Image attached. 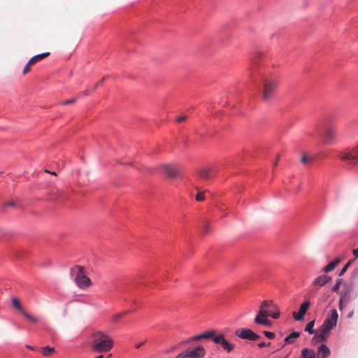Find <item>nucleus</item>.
<instances>
[{
	"label": "nucleus",
	"instance_id": "obj_18",
	"mask_svg": "<svg viewBox=\"0 0 358 358\" xmlns=\"http://www.w3.org/2000/svg\"><path fill=\"white\" fill-rule=\"evenodd\" d=\"M340 262H341V259L338 257H336L333 261L330 262L327 266H325L323 268V271L325 273L331 271L340 263Z\"/></svg>",
	"mask_w": 358,
	"mask_h": 358
},
{
	"label": "nucleus",
	"instance_id": "obj_32",
	"mask_svg": "<svg viewBox=\"0 0 358 358\" xmlns=\"http://www.w3.org/2000/svg\"><path fill=\"white\" fill-rule=\"evenodd\" d=\"M196 199L198 201H201L204 200V196L203 192H198V193L196 195Z\"/></svg>",
	"mask_w": 358,
	"mask_h": 358
},
{
	"label": "nucleus",
	"instance_id": "obj_28",
	"mask_svg": "<svg viewBox=\"0 0 358 358\" xmlns=\"http://www.w3.org/2000/svg\"><path fill=\"white\" fill-rule=\"evenodd\" d=\"M127 314V313H117L114 315H113L112 318H111V320L114 323H117L119 320L124 315H125Z\"/></svg>",
	"mask_w": 358,
	"mask_h": 358
},
{
	"label": "nucleus",
	"instance_id": "obj_3",
	"mask_svg": "<svg viewBox=\"0 0 358 358\" xmlns=\"http://www.w3.org/2000/svg\"><path fill=\"white\" fill-rule=\"evenodd\" d=\"M85 268L81 266H76L71 269V275L74 277L76 285L81 289H86L91 285V280L84 275Z\"/></svg>",
	"mask_w": 358,
	"mask_h": 358
},
{
	"label": "nucleus",
	"instance_id": "obj_45",
	"mask_svg": "<svg viewBox=\"0 0 358 358\" xmlns=\"http://www.w3.org/2000/svg\"><path fill=\"white\" fill-rule=\"evenodd\" d=\"M352 264V261L350 260L347 262V264L344 266H347V268L350 266V265Z\"/></svg>",
	"mask_w": 358,
	"mask_h": 358
},
{
	"label": "nucleus",
	"instance_id": "obj_13",
	"mask_svg": "<svg viewBox=\"0 0 358 358\" xmlns=\"http://www.w3.org/2000/svg\"><path fill=\"white\" fill-rule=\"evenodd\" d=\"M331 329H329L327 327L321 325L320 329L315 331V334L313 338V340H317L320 342H324L327 340Z\"/></svg>",
	"mask_w": 358,
	"mask_h": 358
},
{
	"label": "nucleus",
	"instance_id": "obj_30",
	"mask_svg": "<svg viewBox=\"0 0 358 358\" xmlns=\"http://www.w3.org/2000/svg\"><path fill=\"white\" fill-rule=\"evenodd\" d=\"M341 284H342V279L341 278L337 279L336 284L331 288L332 291L333 292L338 291Z\"/></svg>",
	"mask_w": 358,
	"mask_h": 358
},
{
	"label": "nucleus",
	"instance_id": "obj_17",
	"mask_svg": "<svg viewBox=\"0 0 358 358\" xmlns=\"http://www.w3.org/2000/svg\"><path fill=\"white\" fill-rule=\"evenodd\" d=\"M331 351L329 348L325 345L322 344L317 348V356L318 357L327 358L329 357Z\"/></svg>",
	"mask_w": 358,
	"mask_h": 358
},
{
	"label": "nucleus",
	"instance_id": "obj_2",
	"mask_svg": "<svg viewBox=\"0 0 358 358\" xmlns=\"http://www.w3.org/2000/svg\"><path fill=\"white\" fill-rule=\"evenodd\" d=\"M113 339L103 331H97L94 334L92 348L96 352H106L113 347Z\"/></svg>",
	"mask_w": 358,
	"mask_h": 358
},
{
	"label": "nucleus",
	"instance_id": "obj_48",
	"mask_svg": "<svg viewBox=\"0 0 358 358\" xmlns=\"http://www.w3.org/2000/svg\"><path fill=\"white\" fill-rule=\"evenodd\" d=\"M318 358H322V357H318Z\"/></svg>",
	"mask_w": 358,
	"mask_h": 358
},
{
	"label": "nucleus",
	"instance_id": "obj_10",
	"mask_svg": "<svg viewBox=\"0 0 358 358\" xmlns=\"http://www.w3.org/2000/svg\"><path fill=\"white\" fill-rule=\"evenodd\" d=\"M338 137V132L334 127H330L326 129L324 136L323 141L324 143L330 145L334 143Z\"/></svg>",
	"mask_w": 358,
	"mask_h": 358
},
{
	"label": "nucleus",
	"instance_id": "obj_1",
	"mask_svg": "<svg viewBox=\"0 0 358 358\" xmlns=\"http://www.w3.org/2000/svg\"><path fill=\"white\" fill-rule=\"evenodd\" d=\"M262 53L257 52L251 58V66L250 72L252 78L257 81L259 78L263 83L262 92V100L266 102H271L274 99L278 84V78L276 74H268L262 63Z\"/></svg>",
	"mask_w": 358,
	"mask_h": 358
},
{
	"label": "nucleus",
	"instance_id": "obj_19",
	"mask_svg": "<svg viewBox=\"0 0 358 358\" xmlns=\"http://www.w3.org/2000/svg\"><path fill=\"white\" fill-rule=\"evenodd\" d=\"M301 358H316V353L312 349L304 348L301 350Z\"/></svg>",
	"mask_w": 358,
	"mask_h": 358
},
{
	"label": "nucleus",
	"instance_id": "obj_9",
	"mask_svg": "<svg viewBox=\"0 0 358 358\" xmlns=\"http://www.w3.org/2000/svg\"><path fill=\"white\" fill-rule=\"evenodd\" d=\"M12 303H13V306L17 310H19L21 313V314L29 321H30L32 323L38 322V321H39L38 318H37L36 317H35V316L31 315L30 313H29L28 312H27L24 309V308L22 306V305L18 299H17L16 298H13L12 299Z\"/></svg>",
	"mask_w": 358,
	"mask_h": 358
},
{
	"label": "nucleus",
	"instance_id": "obj_44",
	"mask_svg": "<svg viewBox=\"0 0 358 358\" xmlns=\"http://www.w3.org/2000/svg\"><path fill=\"white\" fill-rule=\"evenodd\" d=\"M25 347L29 350H34V348L30 345H26Z\"/></svg>",
	"mask_w": 358,
	"mask_h": 358
},
{
	"label": "nucleus",
	"instance_id": "obj_33",
	"mask_svg": "<svg viewBox=\"0 0 358 358\" xmlns=\"http://www.w3.org/2000/svg\"><path fill=\"white\" fill-rule=\"evenodd\" d=\"M203 233H208V231H210V226L208 224V223L207 222H205L203 223Z\"/></svg>",
	"mask_w": 358,
	"mask_h": 358
},
{
	"label": "nucleus",
	"instance_id": "obj_11",
	"mask_svg": "<svg viewBox=\"0 0 358 358\" xmlns=\"http://www.w3.org/2000/svg\"><path fill=\"white\" fill-rule=\"evenodd\" d=\"M338 315L336 309L330 310L327 318L324 320L322 325L329 328V329H333L336 326Z\"/></svg>",
	"mask_w": 358,
	"mask_h": 358
},
{
	"label": "nucleus",
	"instance_id": "obj_39",
	"mask_svg": "<svg viewBox=\"0 0 358 358\" xmlns=\"http://www.w3.org/2000/svg\"><path fill=\"white\" fill-rule=\"evenodd\" d=\"M347 271V266H343V268L340 271L338 275L341 276L343 275L345 271Z\"/></svg>",
	"mask_w": 358,
	"mask_h": 358
},
{
	"label": "nucleus",
	"instance_id": "obj_7",
	"mask_svg": "<svg viewBox=\"0 0 358 358\" xmlns=\"http://www.w3.org/2000/svg\"><path fill=\"white\" fill-rule=\"evenodd\" d=\"M340 158L347 164L354 166L358 162V147L341 153Z\"/></svg>",
	"mask_w": 358,
	"mask_h": 358
},
{
	"label": "nucleus",
	"instance_id": "obj_42",
	"mask_svg": "<svg viewBox=\"0 0 358 358\" xmlns=\"http://www.w3.org/2000/svg\"><path fill=\"white\" fill-rule=\"evenodd\" d=\"M102 83H103V80H101L100 82L97 83L94 85V87L93 90H94L95 89H96L99 85H101L102 84Z\"/></svg>",
	"mask_w": 358,
	"mask_h": 358
},
{
	"label": "nucleus",
	"instance_id": "obj_37",
	"mask_svg": "<svg viewBox=\"0 0 358 358\" xmlns=\"http://www.w3.org/2000/svg\"><path fill=\"white\" fill-rule=\"evenodd\" d=\"M29 66L30 65H28V63L26 64V66H24V68L23 69L24 74H26L27 73H28L29 71Z\"/></svg>",
	"mask_w": 358,
	"mask_h": 358
},
{
	"label": "nucleus",
	"instance_id": "obj_40",
	"mask_svg": "<svg viewBox=\"0 0 358 358\" xmlns=\"http://www.w3.org/2000/svg\"><path fill=\"white\" fill-rule=\"evenodd\" d=\"M301 161L302 163L306 164L308 161V158L306 155H303L302 156Z\"/></svg>",
	"mask_w": 358,
	"mask_h": 358
},
{
	"label": "nucleus",
	"instance_id": "obj_26",
	"mask_svg": "<svg viewBox=\"0 0 358 358\" xmlns=\"http://www.w3.org/2000/svg\"><path fill=\"white\" fill-rule=\"evenodd\" d=\"M54 351H55L54 348H52L50 346H45L43 348V355L44 356H49Z\"/></svg>",
	"mask_w": 358,
	"mask_h": 358
},
{
	"label": "nucleus",
	"instance_id": "obj_35",
	"mask_svg": "<svg viewBox=\"0 0 358 358\" xmlns=\"http://www.w3.org/2000/svg\"><path fill=\"white\" fill-rule=\"evenodd\" d=\"M76 99H67L62 103V105H67V104L73 103L76 101Z\"/></svg>",
	"mask_w": 358,
	"mask_h": 358
},
{
	"label": "nucleus",
	"instance_id": "obj_4",
	"mask_svg": "<svg viewBox=\"0 0 358 358\" xmlns=\"http://www.w3.org/2000/svg\"><path fill=\"white\" fill-rule=\"evenodd\" d=\"M357 296V292L353 283L345 282L343 285V289L341 292L339 307L341 308L343 303H348L350 300L355 299Z\"/></svg>",
	"mask_w": 358,
	"mask_h": 358
},
{
	"label": "nucleus",
	"instance_id": "obj_5",
	"mask_svg": "<svg viewBox=\"0 0 358 358\" xmlns=\"http://www.w3.org/2000/svg\"><path fill=\"white\" fill-rule=\"evenodd\" d=\"M206 353V350L203 346L197 345L179 353L178 358H203Z\"/></svg>",
	"mask_w": 358,
	"mask_h": 358
},
{
	"label": "nucleus",
	"instance_id": "obj_14",
	"mask_svg": "<svg viewBox=\"0 0 358 358\" xmlns=\"http://www.w3.org/2000/svg\"><path fill=\"white\" fill-rule=\"evenodd\" d=\"M275 308V305L274 304L273 301H263L261 303L260 308L257 316L261 317H268L270 310H268L267 308Z\"/></svg>",
	"mask_w": 358,
	"mask_h": 358
},
{
	"label": "nucleus",
	"instance_id": "obj_12",
	"mask_svg": "<svg viewBox=\"0 0 358 358\" xmlns=\"http://www.w3.org/2000/svg\"><path fill=\"white\" fill-rule=\"evenodd\" d=\"M236 335L242 339H247L249 341H256L259 338V336L254 332L250 329L243 328L240 331H236Z\"/></svg>",
	"mask_w": 358,
	"mask_h": 358
},
{
	"label": "nucleus",
	"instance_id": "obj_25",
	"mask_svg": "<svg viewBox=\"0 0 358 358\" xmlns=\"http://www.w3.org/2000/svg\"><path fill=\"white\" fill-rule=\"evenodd\" d=\"M305 315H306V313L304 312L301 311V310H299L298 313L293 312V313H292L293 317L296 321H300V320H303Z\"/></svg>",
	"mask_w": 358,
	"mask_h": 358
},
{
	"label": "nucleus",
	"instance_id": "obj_38",
	"mask_svg": "<svg viewBox=\"0 0 358 358\" xmlns=\"http://www.w3.org/2000/svg\"><path fill=\"white\" fill-rule=\"evenodd\" d=\"M145 341H142V342H140V343H138L135 344V348L136 349H139L143 345H144Z\"/></svg>",
	"mask_w": 358,
	"mask_h": 358
},
{
	"label": "nucleus",
	"instance_id": "obj_24",
	"mask_svg": "<svg viewBox=\"0 0 358 358\" xmlns=\"http://www.w3.org/2000/svg\"><path fill=\"white\" fill-rule=\"evenodd\" d=\"M314 325H315V320H312V321L309 322L305 327V331L308 332L310 334H315L316 330H315L313 329Z\"/></svg>",
	"mask_w": 358,
	"mask_h": 358
},
{
	"label": "nucleus",
	"instance_id": "obj_21",
	"mask_svg": "<svg viewBox=\"0 0 358 358\" xmlns=\"http://www.w3.org/2000/svg\"><path fill=\"white\" fill-rule=\"evenodd\" d=\"M199 176L203 179H208L212 177L213 171L210 169H202L199 171Z\"/></svg>",
	"mask_w": 358,
	"mask_h": 358
},
{
	"label": "nucleus",
	"instance_id": "obj_6",
	"mask_svg": "<svg viewBox=\"0 0 358 358\" xmlns=\"http://www.w3.org/2000/svg\"><path fill=\"white\" fill-rule=\"evenodd\" d=\"M212 341L214 343L220 345L222 350L227 353H230L235 348V345L234 343L225 339L223 334L214 336L212 338Z\"/></svg>",
	"mask_w": 358,
	"mask_h": 358
},
{
	"label": "nucleus",
	"instance_id": "obj_34",
	"mask_svg": "<svg viewBox=\"0 0 358 358\" xmlns=\"http://www.w3.org/2000/svg\"><path fill=\"white\" fill-rule=\"evenodd\" d=\"M187 118V116L186 115H180V116H178L176 117V120L178 122H183L185 120H186Z\"/></svg>",
	"mask_w": 358,
	"mask_h": 358
},
{
	"label": "nucleus",
	"instance_id": "obj_16",
	"mask_svg": "<svg viewBox=\"0 0 358 358\" xmlns=\"http://www.w3.org/2000/svg\"><path fill=\"white\" fill-rule=\"evenodd\" d=\"M331 278L327 275H321L317 277L313 282V286L322 287L326 285L329 280Z\"/></svg>",
	"mask_w": 358,
	"mask_h": 358
},
{
	"label": "nucleus",
	"instance_id": "obj_23",
	"mask_svg": "<svg viewBox=\"0 0 358 358\" xmlns=\"http://www.w3.org/2000/svg\"><path fill=\"white\" fill-rule=\"evenodd\" d=\"M299 336H300V333L298 332V331H293V332H292L288 336L285 338V339H284V342H285L284 345L287 344V343H292V338H298Z\"/></svg>",
	"mask_w": 358,
	"mask_h": 358
},
{
	"label": "nucleus",
	"instance_id": "obj_47",
	"mask_svg": "<svg viewBox=\"0 0 358 358\" xmlns=\"http://www.w3.org/2000/svg\"><path fill=\"white\" fill-rule=\"evenodd\" d=\"M87 94H88V91H85L84 93V95H87Z\"/></svg>",
	"mask_w": 358,
	"mask_h": 358
},
{
	"label": "nucleus",
	"instance_id": "obj_46",
	"mask_svg": "<svg viewBox=\"0 0 358 358\" xmlns=\"http://www.w3.org/2000/svg\"><path fill=\"white\" fill-rule=\"evenodd\" d=\"M95 358H103V355H99L97 357H96Z\"/></svg>",
	"mask_w": 358,
	"mask_h": 358
},
{
	"label": "nucleus",
	"instance_id": "obj_22",
	"mask_svg": "<svg viewBox=\"0 0 358 358\" xmlns=\"http://www.w3.org/2000/svg\"><path fill=\"white\" fill-rule=\"evenodd\" d=\"M255 322L257 324H262L267 327H270L272 325V322L267 320L266 317H261L259 316H256L255 317Z\"/></svg>",
	"mask_w": 358,
	"mask_h": 358
},
{
	"label": "nucleus",
	"instance_id": "obj_15",
	"mask_svg": "<svg viewBox=\"0 0 358 358\" xmlns=\"http://www.w3.org/2000/svg\"><path fill=\"white\" fill-rule=\"evenodd\" d=\"M215 335V331L208 330L203 331V333L195 335L189 339V341H197L203 338H212Z\"/></svg>",
	"mask_w": 358,
	"mask_h": 358
},
{
	"label": "nucleus",
	"instance_id": "obj_29",
	"mask_svg": "<svg viewBox=\"0 0 358 358\" xmlns=\"http://www.w3.org/2000/svg\"><path fill=\"white\" fill-rule=\"evenodd\" d=\"M273 308L275 309L276 310L274 312L270 311L268 317H271L273 319H278L280 317V311L278 310L276 306L275 308Z\"/></svg>",
	"mask_w": 358,
	"mask_h": 358
},
{
	"label": "nucleus",
	"instance_id": "obj_41",
	"mask_svg": "<svg viewBox=\"0 0 358 358\" xmlns=\"http://www.w3.org/2000/svg\"><path fill=\"white\" fill-rule=\"evenodd\" d=\"M352 253L355 257H358V248L352 250Z\"/></svg>",
	"mask_w": 358,
	"mask_h": 358
},
{
	"label": "nucleus",
	"instance_id": "obj_36",
	"mask_svg": "<svg viewBox=\"0 0 358 358\" xmlns=\"http://www.w3.org/2000/svg\"><path fill=\"white\" fill-rule=\"evenodd\" d=\"M270 344H271L270 343L260 342V343H257V346L261 348H263L265 346H268V345H270Z\"/></svg>",
	"mask_w": 358,
	"mask_h": 358
},
{
	"label": "nucleus",
	"instance_id": "obj_43",
	"mask_svg": "<svg viewBox=\"0 0 358 358\" xmlns=\"http://www.w3.org/2000/svg\"><path fill=\"white\" fill-rule=\"evenodd\" d=\"M7 206H15V202L11 201H8L7 203H6Z\"/></svg>",
	"mask_w": 358,
	"mask_h": 358
},
{
	"label": "nucleus",
	"instance_id": "obj_31",
	"mask_svg": "<svg viewBox=\"0 0 358 358\" xmlns=\"http://www.w3.org/2000/svg\"><path fill=\"white\" fill-rule=\"evenodd\" d=\"M263 334L269 339H273L275 338V334L268 331H264Z\"/></svg>",
	"mask_w": 358,
	"mask_h": 358
},
{
	"label": "nucleus",
	"instance_id": "obj_8",
	"mask_svg": "<svg viewBox=\"0 0 358 358\" xmlns=\"http://www.w3.org/2000/svg\"><path fill=\"white\" fill-rule=\"evenodd\" d=\"M159 169L169 178H176L180 175V167L175 164H162Z\"/></svg>",
	"mask_w": 358,
	"mask_h": 358
},
{
	"label": "nucleus",
	"instance_id": "obj_20",
	"mask_svg": "<svg viewBox=\"0 0 358 358\" xmlns=\"http://www.w3.org/2000/svg\"><path fill=\"white\" fill-rule=\"evenodd\" d=\"M50 55V52H43V53H41V54H38V55H36L34 57H32L29 61L28 62V65H31L41 59H43V58L48 57V55Z\"/></svg>",
	"mask_w": 358,
	"mask_h": 358
},
{
	"label": "nucleus",
	"instance_id": "obj_27",
	"mask_svg": "<svg viewBox=\"0 0 358 358\" xmlns=\"http://www.w3.org/2000/svg\"><path fill=\"white\" fill-rule=\"evenodd\" d=\"M310 303L309 301H306L305 302H303L301 304L299 310H301V311L306 313L308 308L310 306Z\"/></svg>",
	"mask_w": 358,
	"mask_h": 358
}]
</instances>
